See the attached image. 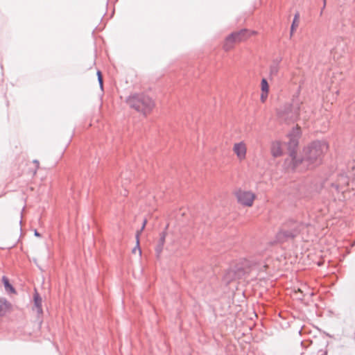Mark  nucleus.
<instances>
[{
  "instance_id": "dca6fc26",
  "label": "nucleus",
  "mask_w": 355,
  "mask_h": 355,
  "mask_svg": "<svg viewBox=\"0 0 355 355\" xmlns=\"http://www.w3.org/2000/svg\"><path fill=\"white\" fill-rule=\"evenodd\" d=\"M34 302L36 309H42V298L40 297L39 294L35 292L34 294Z\"/></svg>"
},
{
  "instance_id": "f03ea898",
  "label": "nucleus",
  "mask_w": 355,
  "mask_h": 355,
  "mask_svg": "<svg viewBox=\"0 0 355 355\" xmlns=\"http://www.w3.org/2000/svg\"><path fill=\"white\" fill-rule=\"evenodd\" d=\"M128 105L144 115L150 114L156 106L155 100L145 94H135L128 99Z\"/></svg>"
},
{
  "instance_id": "f257e3e1",
  "label": "nucleus",
  "mask_w": 355,
  "mask_h": 355,
  "mask_svg": "<svg viewBox=\"0 0 355 355\" xmlns=\"http://www.w3.org/2000/svg\"><path fill=\"white\" fill-rule=\"evenodd\" d=\"M328 148V144L324 141L309 143L302 148L288 169L302 172L316 168L322 164Z\"/></svg>"
},
{
  "instance_id": "9d476101",
  "label": "nucleus",
  "mask_w": 355,
  "mask_h": 355,
  "mask_svg": "<svg viewBox=\"0 0 355 355\" xmlns=\"http://www.w3.org/2000/svg\"><path fill=\"white\" fill-rule=\"evenodd\" d=\"M146 223H147V221H146V220H145L144 221V223H143L141 230L137 232V233H136V246L133 248V250L132 251V253H134V254H136L137 252H138L139 256L141 255V250L139 247V236H140L141 232L145 228Z\"/></svg>"
},
{
  "instance_id": "2eb2a0df",
  "label": "nucleus",
  "mask_w": 355,
  "mask_h": 355,
  "mask_svg": "<svg viewBox=\"0 0 355 355\" xmlns=\"http://www.w3.org/2000/svg\"><path fill=\"white\" fill-rule=\"evenodd\" d=\"M33 165L29 170L28 173L32 175L35 176L40 168V163L37 160H34L32 163Z\"/></svg>"
},
{
  "instance_id": "ddd939ff",
  "label": "nucleus",
  "mask_w": 355,
  "mask_h": 355,
  "mask_svg": "<svg viewBox=\"0 0 355 355\" xmlns=\"http://www.w3.org/2000/svg\"><path fill=\"white\" fill-rule=\"evenodd\" d=\"M296 232H287L285 230H281L278 234V239L281 241L286 240L289 238H293L296 235Z\"/></svg>"
},
{
  "instance_id": "f8f14e48",
  "label": "nucleus",
  "mask_w": 355,
  "mask_h": 355,
  "mask_svg": "<svg viewBox=\"0 0 355 355\" xmlns=\"http://www.w3.org/2000/svg\"><path fill=\"white\" fill-rule=\"evenodd\" d=\"M2 282L4 285L5 290L8 294H16L15 289L10 284L9 280L6 277L3 276L2 277Z\"/></svg>"
},
{
  "instance_id": "6ab92c4d",
  "label": "nucleus",
  "mask_w": 355,
  "mask_h": 355,
  "mask_svg": "<svg viewBox=\"0 0 355 355\" xmlns=\"http://www.w3.org/2000/svg\"><path fill=\"white\" fill-rule=\"evenodd\" d=\"M252 314H253V315H254L256 317H257V312L253 311V312H252Z\"/></svg>"
},
{
  "instance_id": "f3484780",
  "label": "nucleus",
  "mask_w": 355,
  "mask_h": 355,
  "mask_svg": "<svg viewBox=\"0 0 355 355\" xmlns=\"http://www.w3.org/2000/svg\"><path fill=\"white\" fill-rule=\"evenodd\" d=\"M97 76H98V79L100 85L102 87H103V77H102L101 72L100 71H97Z\"/></svg>"
},
{
  "instance_id": "423d86ee",
  "label": "nucleus",
  "mask_w": 355,
  "mask_h": 355,
  "mask_svg": "<svg viewBox=\"0 0 355 355\" xmlns=\"http://www.w3.org/2000/svg\"><path fill=\"white\" fill-rule=\"evenodd\" d=\"M270 154L273 157H279L284 155V144L279 140L272 141L270 146Z\"/></svg>"
},
{
  "instance_id": "20e7f679",
  "label": "nucleus",
  "mask_w": 355,
  "mask_h": 355,
  "mask_svg": "<svg viewBox=\"0 0 355 355\" xmlns=\"http://www.w3.org/2000/svg\"><path fill=\"white\" fill-rule=\"evenodd\" d=\"M234 196L237 202L247 207H251L256 199V194L250 190L238 189L234 191Z\"/></svg>"
},
{
  "instance_id": "39448f33",
  "label": "nucleus",
  "mask_w": 355,
  "mask_h": 355,
  "mask_svg": "<svg viewBox=\"0 0 355 355\" xmlns=\"http://www.w3.org/2000/svg\"><path fill=\"white\" fill-rule=\"evenodd\" d=\"M232 151L239 161L245 160L248 153L247 144L244 141L234 143L232 146Z\"/></svg>"
},
{
  "instance_id": "412c9836",
  "label": "nucleus",
  "mask_w": 355,
  "mask_h": 355,
  "mask_svg": "<svg viewBox=\"0 0 355 355\" xmlns=\"http://www.w3.org/2000/svg\"><path fill=\"white\" fill-rule=\"evenodd\" d=\"M282 312H279V317H282Z\"/></svg>"
},
{
  "instance_id": "a211bd4d",
  "label": "nucleus",
  "mask_w": 355,
  "mask_h": 355,
  "mask_svg": "<svg viewBox=\"0 0 355 355\" xmlns=\"http://www.w3.org/2000/svg\"><path fill=\"white\" fill-rule=\"evenodd\" d=\"M35 236H40V234H39V233H38L37 232H35Z\"/></svg>"
},
{
  "instance_id": "0eeeda50",
  "label": "nucleus",
  "mask_w": 355,
  "mask_h": 355,
  "mask_svg": "<svg viewBox=\"0 0 355 355\" xmlns=\"http://www.w3.org/2000/svg\"><path fill=\"white\" fill-rule=\"evenodd\" d=\"M238 43L243 42L249 39L252 35H256L255 31L243 29L237 32L232 33Z\"/></svg>"
},
{
  "instance_id": "aec40b11",
  "label": "nucleus",
  "mask_w": 355,
  "mask_h": 355,
  "mask_svg": "<svg viewBox=\"0 0 355 355\" xmlns=\"http://www.w3.org/2000/svg\"><path fill=\"white\" fill-rule=\"evenodd\" d=\"M326 1L327 0H324V7H325V6H326Z\"/></svg>"
},
{
  "instance_id": "7ed1b4c3",
  "label": "nucleus",
  "mask_w": 355,
  "mask_h": 355,
  "mask_svg": "<svg viewBox=\"0 0 355 355\" xmlns=\"http://www.w3.org/2000/svg\"><path fill=\"white\" fill-rule=\"evenodd\" d=\"M302 136L301 128L296 125L293 127L289 133L287 135V150L288 153V157L286 159L287 163V167L289 168L290 165L292 164L293 161L295 160L299 153L297 152V148L300 144V139Z\"/></svg>"
},
{
  "instance_id": "6e6552de",
  "label": "nucleus",
  "mask_w": 355,
  "mask_h": 355,
  "mask_svg": "<svg viewBox=\"0 0 355 355\" xmlns=\"http://www.w3.org/2000/svg\"><path fill=\"white\" fill-rule=\"evenodd\" d=\"M236 43H238V42L236 40V38L232 35V33H231L224 40L223 44V49L225 52H229L234 48V46Z\"/></svg>"
},
{
  "instance_id": "1a4fd4ad",
  "label": "nucleus",
  "mask_w": 355,
  "mask_h": 355,
  "mask_svg": "<svg viewBox=\"0 0 355 355\" xmlns=\"http://www.w3.org/2000/svg\"><path fill=\"white\" fill-rule=\"evenodd\" d=\"M261 94L260 101L261 103H265L268 98L269 93V84L266 78H262L261 81Z\"/></svg>"
},
{
  "instance_id": "4468645a",
  "label": "nucleus",
  "mask_w": 355,
  "mask_h": 355,
  "mask_svg": "<svg viewBox=\"0 0 355 355\" xmlns=\"http://www.w3.org/2000/svg\"><path fill=\"white\" fill-rule=\"evenodd\" d=\"M300 24V14L296 12L294 16L291 26V35L292 36L298 28Z\"/></svg>"
},
{
  "instance_id": "9b49d317",
  "label": "nucleus",
  "mask_w": 355,
  "mask_h": 355,
  "mask_svg": "<svg viewBox=\"0 0 355 355\" xmlns=\"http://www.w3.org/2000/svg\"><path fill=\"white\" fill-rule=\"evenodd\" d=\"M308 290L309 289L306 286H304L302 288H298L297 291H294L293 296L296 300H302L303 299L301 297V294L304 293V296L312 295L313 293L309 292Z\"/></svg>"
}]
</instances>
